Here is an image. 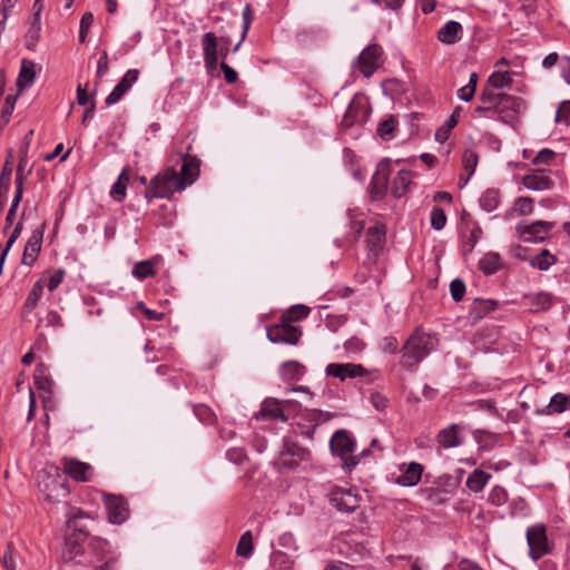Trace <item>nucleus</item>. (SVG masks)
I'll return each instance as SVG.
<instances>
[{
  "label": "nucleus",
  "mask_w": 570,
  "mask_h": 570,
  "mask_svg": "<svg viewBox=\"0 0 570 570\" xmlns=\"http://www.w3.org/2000/svg\"><path fill=\"white\" fill-rule=\"evenodd\" d=\"M436 338L425 333L421 327L414 330L401 348L400 364L406 371L413 372L417 365L434 348Z\"/></svg>",
  "instance_id": "f257e3e1"
},
{
  "label": "nucleus",
  "mask_w": 570,
  "mask_h": 570,
  "mask_svg": "<svg viewBox=\"0 0 570 570\" xmlns=\"http://www.w3.org/2000/svg\"><path fill=\"white\" fill-rule=\"evenodd\" d=\"M37 482L39 491L49 502H60L69 494L67 476L55 464L41 469Z\"/></svg>",
  "instance_id": "f03ea898"
},
{
  "label": "nucleus",
  "mask_w": 570,
  "mask_h": 570,
  "mask_svg": "<svg viewBox=\"0 0 570 570\" xmlns=\"http://www.w3.org/2000/svg\"><path fill=\"white\" fill-rule=\"evenodd\" d=\"M184 189L185 184L180 180L179 174L175 168L168 167L151 179L145 190V197L148 202L155 198H170L175 191Z\"/></svg>",
  "instance_id": "7ed1b4c3"
},
{
  "label": "nucleus",
  "mask_w": 570,
  "mask_h": 570,
  "mask_svg": "<svg viewBox=\"0 0 570 570\" xmlns=\"http://www.w3.org/2000/svg\"><path fill=\"white\" fill-rule=\"evenodd\" d=\"M330 448L334 455L343 461V469L351 472L358 463L361 458L367 455L368 450H363L358 455H353L355 441L346 430L336 431L330 441Z\"/></svg>",
  "instance_id": "20e7f679"
},
{
  "label": "nucleus",
  "mask_w": 570,
  "mask_h": 570,
  "mask_svg": "<svg viewBox=\"0 0 570 570\" xmlns=\"http://www.w3.org/2000/svg\"><path fill=\"white\" fill-rule=\"evenodd\" d=\"M527 542L530 557L537 561L551 552L552 546L547 537V528L543 524H534L527 530Z\"/></svg>",
  "instance_id": "39448f33"
},
{
  "label": "nucleus",
  "mask_w": 570,
  "mask_h": 570,
  "mask_svg": "<svg viewBox=\"0 0 570 570\" xmlns=\"http://www.w3.org/2000/svg\"><path fill=\"white\" fill-rule=\"evenodd\" d=\"M524 107L522 98L503 94L492 112L504 124H512Z\"/></svg>",
  "instance_id": "423d86ee"
},
{
  "label": "nucleus",
  "mask_w": 570,
  "mask_h": 570,
  "mask_svg": "<svg viewBox=\"0 0 570 570\" xmlns=\"http://www.w3.org/2000/svg\"><path fill=\"white\" fill-rule=\"evenodd\" d=\"M302 337V330L279 318V323L267 327V338L272 343L296 345Z\"/></svg>",
  "instance_id": "0eeeda50"
},
{
  "label": "nucleus",
  "mask_w": 570,
  "mask_h": 570,
  "mask_svg": "<svg viewBox=\"0 0 570 570\" xmlns=\"http://www.w3.org/2000/svg\"><path fill=\"white\" fill-rule=\"evenodd\" d=\"M383 49L377 43H371L362 50L356 59V68L370 78L382 63Z\"/></svg>",
  "instance_id": "6e6552de"
},
{
  "label": "nucleus",
  "mask_w": 570,
  "mask_h": 570,
  "mask_svg": "<svg viewBox=\"0 0 570 570\" xmlns=\"http://www.w3.org/2000/svg\"><path fill=\"white\" fill-rule=\"evenodd\" d=\"M328 500L337 511L351 513L360 507L361 498L352 488H336L328 493Z\"/></svg>",
  "instance_id": "1a4fd4ad"
},
{
  "label": "nucleus",
  "mask_w": 570,
  "mask_h": 570,
  "mask_svg": "<svg viewBox=\"0 0 570 570\" xmlns=\"http://www.w3.org/2000/svg\"><path fill=\"white\" fill-rule=\"evenodd\" d=\"M391 175V160L383 159L379 163L370 184V196L373 200H381L387 191Z\"/></svg>",
  "instance_id": "9d476101"
},
{
  "label": "nucleus",
  "mask_w": 570,
  "mask_h": 570,
  "mask_svg": "<svg viewBox=\"0 0 570 570\" xmlns=\"http://www.w3.org/2000/svg\"><path fill=\"white\" fill-rule=\"evenodd\" d=\"M104 503L108 513V520L112 524H121L129 517L128 503L121 495L106 494Z\"/></svg>",
  "instance_id": "9b49d317"
},
{
  "label": "nucleus",
  "mask_w": 570,
  "mask_h": 570,
  "mask_svg": "<svg viewBox=\"0 0 570 570\" xmlns=\"http://www.w3.org/2000/svg\"><path fill=\"white\" fill-rule=\"evenodd\" d=\"M552 227L553 223L535 220L530 225L518 226L517 230L524 242L538 243L543 242L548 237Z\"/></svg>",
  "instance_id": "f8f14e48"
},
{
  "label": "nucleus",
  "mask_w": 570,
  "mask_h": 570,
  "mask_svg": "<svg viewBox=\"0 0 570 570\" xmlns=\"http://www.w3.org/2000/svg\"><path fill=\"white\" fill-rule=\"evenodd\" d=\"M325 374L345 381L346 379H354L364 376L366 370L361 364L354 363H330L325 367Z\"/></svg>",
  "instance_id": "ddd939ff"
},
{
  "label": "nucleus",
  "mask_w": 570,
  "mask_h": 570,
  "mask_svg": "<svg viewBox=\"0 0 570 570\" xmlns=\"http://www.w3.org/2000/svg\"><path fill=\"white\" fill-rule=\"evenodd\" d=\"M62 465L65 474L78 482H87L91 478L92 468L86 462L73 458H63Z\"/></svg>",
  "instance_id": "4468645a"
},
{
  "label": "nucleus",
  "mask_w": 570,
  "mask_h": 570,
  "mask_svg": "<svg viewBox=\"0 0 570 570\" xmlns=\"http://www.w3.org/2000/svg\"><path fill=\"white\" fill-rule=\"evenodd\" d=\"M205 66L215 70L218 66V39L214 32H206L202 37Z\"/></svg>",
  "instance_id": "2eb2a0df"
},
{
  "label": "nucleus",
  "mask_w": 570,
  "mask_h": 570,
  "mask_svg": "<svg viewBox=\"0 0 570 570\" xmlns=\"http://www.w3.org/2000/svg\"><path fill=\"white\" fill-rule=\"evenodd\" d=\"M423 470L421 463H404L400 465L401 474L396 478V483L402 487H414L420 482Z\"/></svg>",
  "instance_id": "dca6fc26"
},
{
  "label": "nucleus",
  "mask_w": 570,
  "mask_h": 570,
  "mask_svg": "<svg viewBox=\"0 0 570 570\" xmlns=\"http://www.w3.org/2000/svg\"><path fill=\"white\" fill-rule=\"evenodd\" d=\"M367 115V109L365 105L362 102V99L358 97H354L347 106V109L343 116L341 126L345 129L354 126L355 124L362 121V119Z\"/></svg>",
  "instance_id": "f3484780"
},
{
  "label": "nucleus",
  "mask_w": 570,
  "mask_h": 570,
  "mask_svg": "<svg viewBox=\"0 0 570 570\" xmlns=\"http://www.w3.org/2000/svg\"><path fill=\"white\" fill-rule=\"evenodd\" d=\"M42 238H43V230L37 229V230L32 232L31 236L29 237V239L24 246V250H23V255H22V264H24L27 266H32L35 264V262L37 261L38 255L41 250Z\"/></svg>",
  "instance_id": "a211bd4d"
},
{
  "label": "nucleus",
  "mask_w": 570,
  "mask_h": 570,
  "mask_svg": "<svg viewBox=\"0 0 570 570\" xmlns=\"http://www.w3.org/2000/svg\"><path fill=\"white\" fill-rule=\"evenodd\" d=\"M502 96L503 92L485 83L479 98L480 105L475 107L474 112L479 115L492 112Z\"/></svg>",
  "instance_id": "6ab92c4d"
},
{
  "label": "nucleus",
  "mask_w": 570,
  "mask_h": 570,
  "mask_svg": "<svg viewBox=\"0 0 570 570\" xmlns=\"http://www.w3.org/2000/svg\"><path fill=\"white\" fill-rule=\"evenodd\" d=\"M181 169L179 176L180 180L184 181L185 188L188 185H191L199 175V166L200 161L196 156H191L189 154L181 156Z\"/></svg>",
  "instance_id": "aec40b11"
},
{
  "label": "nucleus",
  "mask_w": 570,
  "mask_h": 570,
  "mask_svg": "<svg viewBox=\"0 0 570 570\" xmlns=\"http://www.w3.org/2000/svg\"><path fill=\"white\" fill-rule=\"evenodd\" d=\"M259 416L272 419V420H279L282 422H286L288 420V417L284 411L283 402L277 399H272V397L266 399L262 403V406L259 410Z\"/></svg>",
  "instance_id": "412c9836"
},
{
  "label": "nucleus",
  "mask_w": 570,
  "mask_h": 570,
  "mask_svg": "<svg viewBox=\"0 0 570 570\" xmlns=\"http://www.w3.org/2000/svg\"><path fill=\"white\" fill-rule=\"evenodd\" d=\"M33 383L39 391L48 394L47 396L42 395L43 402L47 403V399L50 397L51 392H52L51 389H52L53 382L50 379L48 367L43 363H38L36 365L35 373H33Z\"/></svg>",
  "instance_id": "4be33fe9"
},
{
  "label": "nucleus",
  "mask_w": 570,
  "mask_h": 570,
  "mask_svg": "<svg viewBox=\"0 0 570 570\" xmlns=\"http://www.w3.org/2000/svg\"><path fill=\"white\" fill-rule=\"evenodd\" d=\"M463 27L460 22L450 20L439 31L438 40L444 45H454L461 40Z\"/></svg>",
  "instance_id": "5701e85b"
},
{
  "label": "nucleus",
  "mask_w": 570,
  "mask_h": 570,
  "mask_svg": "<svg viewBox=\"0 0 570 570\" xmlns=\"http://www.w3.org/2000/svg\"><path fill=\"white\" fill-rule=\"evenodd\" d=\"M524 304L529 306L530 312L540 313L548 311L553 304V296L549 293H533L524 295Z\"/></svg>",
  "instance_id": "b1692460"
},
{
  "label": "nucleus",
  "mask_w": 570,
  "mask_h": 570,
  "mask_svg": "<svg viewBox=\"0 0 570 570\" xmlns=\"http://www.w3.org/2000/svg\"><path fill=\"white\" fill-rule=\"evenodd\" d=\"M523 185L528 189L532 190H547L552 188L553 181L552 179L540 170H535L532 174L525 175L523 177Z\"/></svg>",
  "instance_id": "393cba45"
},
{
  "label": "nucleus",
  "mask_w": 570,
  "mask_h": 570,
  "mask_svg": "<svg viewBox=\"0 0 570 570\" xmlns=\"http://www.w3.org/2000/svg\"><path fill=\"white\" fill-rule=\"evenodd\" d=\"M569 407L570 396L562 393H556L551 397L549 404L541 410H537V413L541 415H551L554 413H562Z\"/></svg>",
  "instance_id": "a878e982"
},
{
  "label": "nucleus",
  "mask_w": 570,
  "mask_h": 570,
  "mask_svg": "<svg viewBox=\"0 0 570 570\" xmlns=\"http://www.w3.org/2000/svg\"><path fill=\"white\" fill-rule=\"evenodd\" d=\"M412 177L413 174L410 170L402 169L393 178L391 193L395 198H401L407 193L410 185L412 184Z\"/></svg>",
  "instance_id": "bb28decb"
},
{
  "label": "nucleus",
  "mask_w": 570,
  "mask_h": 570,
  "mask_svg": "<svg viewBox=\"0 0 570 570\" xmlns=\"http://www.w3.org/2000/svg\"><path fill=\"white\" fill-rule=\"evenodd\" d=\"M36 65L31 60L23 59L21 62L20 71L17 79V87L19 91L30 87L36 78Z\"/></svg>",
  "instance_id": "cd10ccee"
},
{
  "label": "nucleus",
  "mask_w": 570,
  "mask_h": 570,
  "mask_svg": "<svg viewBox=\"0 0 570 570\" xmlns=\"http://www.w3.org/2000/svg\"><path fill=\"white\" fill-rule=\"evenodd\" d=\"M385 243V228L383 226L370 227L366 232V246L370 252L377 254Z\"/></svg>",
  "instance_id": "c85d7f7f"
},
{
  "label": "nucleus",
  "mask_w": 570,
  "mask_h": 570,
  "mask_svg": "<svg viewBox=\"0 0 570 570\" xmlns=\"http://www.w3.org/2000/svg\"><path fill=\"white\" fill-rule=\"evenodd\" d=\"M497 307H498L497 301L476 298L473 302V305L470 309V317L473 321H479V320L483 318L490 312L495 311Z\"/></svg>",
  "instance_id": "c756f323"
},
{
  "label": "nucleus",
  "mask_w": 570,
  "mask_h": 570,
  "mask_svg": "<svg viewBox=\"0 0 570 570\" xmlns=\"http://www.w3.org/2000/svg\"><path fill=\"white\" fill-rule=\"evenodd\" d=\"M305 374V366L297 361L284 362L281 366V375L284 381H298Z\"/></svg>",
  "instance_id": "7c9ffc66"
},
{
  "label": "nucleus",
  "mask_w": 570,
  "mask_h": 570,
  "mask_svg": "<svg viewBox=\"0 0 570 570\" xmlns=\"http://www.w3.org/2000/svg\"><path fill=\"white\" fill-rule=\"evenodd\" d=\"M436 441L445 449L458 446L460 444L458 426L452 424L449 428L441 430L436 435Z\"/></svg>",
  "instance_id": "2f4dec72"
},
{
  "label": "nucleus",
  "mask_w": 570,
  "mask_h": 570,
  "mask_svg": "<svg viewBox=\"0 0 570 570\" xmlns=\"http://www.w3.org/2000/svg\"><path fill=\"white\" fill-rule=\"evenodd\" d=\"M158 262V258H151L138 262L135 264L132 268V275L138 279H146L148 277H153L156 274L155 265Z\"/></svg>",
  "instance_id": "473e14b6"
},
{
  "label": "nucleus",
  "mask_w": 570,
  "mask_h": 570,
  "mask_svg": "<svg viewBox=\"0 0 570 570\" xmlns=\"http://www.w3.org/2000/svg\"><path fill=\"white\" fill-rule=\"evenodd\" d=\"M129 168L125 167L120 175L118 176L117 181L112 185L110 190V196L117 200L121 202L126 196L127 185L129 183Z\"/></svg>",
  "instance_id": "72a5a7b5"
},
{
  "label": "nucleus",
  "mask_w": 570,
  "mask_h": 570,
  "mask_svg": "<svg viewBox=\"0 0 570 570\" xmlns=\"http://www.w3.org/2000/svg\"><path fill=\"white\" fill-rule=\"evenodd\" d=\"M43 287L45 284L42 283V279H39L33 284L23 305V308L27 313L32 312L38 306L43 294Z\"/></svg>",
  "instance_id": "f704fd0d"
},
{
  "label": "nucleus",
  "mask_w": 570,
  "mask_h": 570,
  "mask_svg": "<svg viewBox=\"0 0 570 570\" xmlns=\"http://www.w3.org/2000/svg\"><path fill=\"white\" fill-rule=\"evenodd\" d=\"M512 81L511 72L495 70L488 78L487 85L500 91L503 88L510 87Z\"/></svg>",
  "instance_id": "c9c22d12"
},
{
  "label": "nucleus",
  "mask_w": 570,
  "mask_h": 570,
  "mask_svg": "<svg viewBox=\"0 0 570 570\" xmlns=\"http://www.w3.org/2000/svg\"><path fill=\"white\" fill-rule=\"evenodd\" d=\"M491 475L482 470H474L466 479V487L473 492H480Z\"/></svg>",
  "instance_id": "e433bc0d"
},
{
  "label": "nucleus",
  "mask_w": 570,
  "mask_h": 570,
  "mask_svg": "<svg viewBox=\"0 0 570 570\" xmlns=\"http://www.w3.org/2000/svg\"><path fill=\"white\" fill-rule=\"evenodd\" d=\"M65 276L66 271L58 268L45 272L40 279H42V283L48 287V291L52 293L62 283Z\"/></svg>",
  "instance_id": "4c0bfd02"
},
{
  "label": "nucleus",
  "mask_w": 570,
  "mask_h": 570,
  "mask_svg": "<svg viewBox=\"0 0 570 570\" xmlns=\"http://www.w3.org/2000/svg\"><path fill=\"white\" fill-rule=\"evenodd\" d=\"M557 257L552 255L548 249H542L538 255L530 259V265L540 269L547 271L553 264H556Z\"/></svg>",
  "instance_id": "58836bf2"
},
{
  "label": "nucleus",
  "mask_w": 570,
  "mask_h": 570,
  "mask_svg": "<svg viewBox=\"0 0 570 570\" xmlns=\"http://www.w3.org/2000/svg\"><path fill=\"white\" fill-rule=\"evenodd\" d=\"M254 551L253 534L252 531H246L242 534L236 547V553L238 557L248 559Z\"/></svg>",
  "instance_id": "ea45409f"
},
{
  "label": "nucleus",
  "mask_w": 570,
  "mask_h": 570,
  "mask_svg": "<svg viewBox=\"0 0 570 570\" xmlns=\"http://www.w3.org/2000/svg\"><path fill=\"white\" fill-rule=\"evenodd\" d=\"M479 267L485 275L494 274L501 267L499 254H487L480 259Z\"/></svg>",
  "instance_id": "a19ab883"
},
{
  "label": "nucleus",
  "mask_w": 570,
  "mask_h": 570,
  "mask_svg": "<svg viewBox=\"0 0 570 570\" xmlns=\"http://www.w3.org/2000/svg\"><path fill=\"white\" fill-rule=\"evenodd\" d=\"M271 562L275 570H293L295 566L294 560L283 551H274Z\"/></svg>",
  "instance_id": "79ce46f5"
},
{
  "label": "nucleus",
  "mask_w": 570,
  "mask_h": 570,
  "mask_svg": "<svg viewBox=\"0 0 570 570\" xmlns=\"http://www.w3.org/2000/svg\"><path fill=\"white\" fill-rule=\"evenodd\" d=\"M311 309L309 307L305 305H294L289 307L282 316L281 318L283 322H287L292 324L293 322L301 321L309 314Z\"/></svg>",
  "instance_id": "37998d69"
},
{
  "label": "nucleus",
  "mask_w": 570,
  "mask_h": 570,
  "mask_svg": "<svg viewBox=\"0 0 570 570\" xmlns=\"http://www.w3.org/2000/svg\"><path fill=\"white\" fill-rule=\"evenodd\" d=\"M27 156L23 155L20 157L17 170H16V193L18 197H22L23 195V184L26 180V167H27Z\"/></svg>",
  "instance_id": "c03bdc74"
},
{
  "label": "nucleus",
  "mask_w": 570,
  "mask_h": 570,
  "mask_svg": "<svg viewBox=\"0 0 570 570\" xmlns=\"http://www.w3.org/2000/svg\"><path fill=\"white\" fill-rule=\"evenodd\" d=\"M500 203L499 191L495 189L485 190L480 197V205L487 212L494 210Z\"/></svg>",
  "instance_id": "a18cd8bd"
},
{
  "label": "nucleus",
  "mask_w": 570,
  "mask_h": 570,
  "mask_svg": "<svg viewBox=\"0 0 570 570\" xmlns=\"http://www.w3.org/2000/svg\"><path fill=\"white\" fill-rule=\"evenodd\" d=\"M396 126L397 119L394 116H390L380 122L376 132L382 139L389 140L393 137Z\"/></svg>",
  "instance_id": "49530a36"
},
{
  "label": "nucleus",
  "mask_w": 570,
  "mask_h": 570,
  "mask_svg": "<svg viewBox=\"0 0 570 570\" xmlns=\"http://www.w3.org/2000/svg\"><path fill=\"white\" fill-rule=\"evenodd\" d=\"M82 553V546L76 540L68 538L62 551L63 561L68 562L73 560L77 556Z\"/></svg>",
  "instance_id": "de8ad7c7"
},
{
  "label": "nucleus",
  "mask_w": 570,
  "mask_h": 570,
  "mask_svg": "<svg viewBox=\"0 0 570 570\" xmlns=\"http://www.w3.org/2000/svg\"><path fill=\"white\" fill-rule=\"evenodd\" d=\"M479 161L478 154L472 149H466L462 156V165L464 170L468 173V178L464 184H466L468 179L474 174L475 167Z\"/></svg>",
  "instance_id": "09e8293b"
},
{
  "label": "nucleus",
  "mask_w": 570,
  "mask_h": 570,
  "mask_svg": "<svg viewBox=\"0 0 570 570\" xmlns=\"http://www.w3.org/2000/svg\"><path fill=\"white\" fill-rule=\"evenodd\" d=\"M17 551L12 543H8L6 551L1 558L2 566L6 570H16L17 566Z\"/></svg>",
  "instance_id": "8fccbe9b"
},
{
  "label": "nucleus",
  "mask_w": 570,
  "mask_h": 570,
  "mask_svg": "<svg viewBox=\"0 0 570 570\" xmlns=\"http://www.w3.org/2000/svg\"><path fill=\"white\" fill-rule=\"evenodd\" d=\"M305 417L307 422H315V424H320L322 422H327L334 417V414L327 411L322 410H307Z\"/></svg>",
  "instance_id": "3c124183"
},
{
  "label": "nucleus",
  "mask_w": 570,
  "mask_h": 570,
  "mask_svg": "<svg viewBox=\"0 0 570 570\" xmlns=\"http://www.w3.org/2000/svg\"><path fill=\"white\" fill-rule=\"evenodd\" d=\"M466 291L465 283L461 278H454L450 284V293L451 297L454 302H460L463 299Z\"/></svg>",
  "instance_id": "603ef678"
},
{
  "label": "nucleus",
  "mask_w": 570,
  "mask_h": 570,
  "mask_svg": "<svg viewBox=\"0 0 570 570\" xmlns=\"http://www.w3.org/2000/svg\"><path fill=\"white\" fill-rule=\"evenodd\" d=\"M16 99H17V97L11 96V95H8L6 97L4 105L2 107L1 116H0L1 126H6L9 122L10 117L14 110Z\"/></svg>",
  "instance_id": "864d4df0"
},
{
  "label": "nucleus",
  "mask_w": 570,
  "mask_h": 570,
  "mask_svg": "<svg viewBox=\"0 0 570 570\" xmlns=\"http://www.w3.org/2000/svg\"><path fill=\"white\" fill-rule=\"evenodd\" d=\"M489 502L493 505L500 507L508 501V492L502 487H494L489 493Z\"/></svg>",
  "instance_id": "5fc2aeb1"
},
{
  "label": "nucleus",
  "mask_w": 570,
  "mask_h": 570,
  "mask_svg": "<svg viewBox=\"0 0 570 570\" xmlns=\"http://www.w3.org/2000/svg\"><path fill=\"white\" fill-rule=\"evenodd\" d=\"M446 224L445 212L441 207H433L431 212V226L435 230H441Z\"/></svg>",
  "instance_id": "6e6d98bb"
},
{
  "label": "nucleus",
  "mask_w": 570,
  "mask_h": 570,
  "mask_svg": "<svg viewBox=\"0 0 570 570\" xmlns=\"http://www.w3.org/2000/svg\"><path fill=\"white\" fill-rule=\"evenodd\" d=\"M94 22V14L91 12H86L80 20L79 26V41L81 43L86 42L87 35L89 32V29Z\"/></svg>",
  "instance_id": "4d7b16f0"
},
{
  "label": "nucleus",
  "mask_w": 570,
  "mask_h": 570,
  "mask_svg": "<svg viewBox=\"0 0 570 570\" xmlns=\"http://www.w3.org/2000/svg\"><path fill=\"white\" fill-rule=\"evenodd\" d=\"M139 71L137 69L128 70L120 81L117 83L121 90L127 92L131 86L138 80Z\"/></svg>",
  "instance_id": "13d9d810"
},
{
  "label": "nucleus",
  "mask_w": 570,
  "mask_h": 570,
  "mask_svg": "<svg viewBox=\"0 0 570 570\" xmlns=\"http://www.w3.org/2000/svg\"><path fill=\"white\" fill-rule=\"evenodd\" d=\"M139 71L137 69L128 70L120 81L117 83L121 90L127 92L131 86L138 80Z\"/></svg>",
  "instance_id": "bf43d9fd"
},
{
  "label": "nucleus",
  "mask_w": 570,
  "mask_h": 570,
  "mask_svg": "<svg viewBox=\"0 0 570 570\" xmlns=\"http://www.w3.org/2000/svg\"><path fill=\"white\" fill-rule=\"evenodd\" d=\"M194 413L204 423L214 422L215 414L207 405H204V404L196 405L194 407Z\"/></svg>",
  "instance_id": "052dcab7"
},
{
  "label": "nucleus",
  "mask_w": 570,
  "mask_h": 570,
  "mask_svg": "<svg viewBox=\"0 0 570 570\" xmlns=\"http://www.w3.org/2000/svg\"><path fill=\"white\" fill-rule=\"evenodd\" d=\"M226 458L233 463L240 464L247 459V455L243 448H232L227 450Z\"/></svg>",
  "instance_id": "680f3d73"
},
{
  "label": "nucleus",
  "mask_w": 570,
  "mask_h": 570,
  "mask_svg": "<svg viewBox=\"0 0 570 570\" xmlns=\"http://www.w3.org/2000/svg\"><path fill=\"white\" fill-rule=\"evenodd\" d=\"M554 157L556 153L552 149L544 148L538 153L532 163L534 165H549Z\"/></svg>",
  "instance_id": "e2e57ef3"
},
{
  "label": "nucleus",
  "mask_w": 570,
  "mask_h": 570,
  "mask_svg": "<svg viewBox=\"0 0 570 570\" xmlns=\"http://www.w3.org/2000/svg\"><path fill=\"white\" fill-rule=\"evenodd\" d=\"M254 19V11L249 4H246L243 10V33H242V40H245L246 35L250 28V24Z\"/></svg>",
  "instance_id": "0e129e2a"
},
{
  "label": "nucleus",
  "mask_w": 570,
  "mask_h": 570,
  "mask_svg": "<svg viewBox=\"0 0 570 570\" xmlns=\"http://www.w3.org/2000/svg\"><path fill=\"white\" fill-rule=\"evenodd\" d=\"M517 210L522 214H531L533 210V200L530 197H519L515 202Z\"/></svg>",
  "instance_id": "69168bd1"
},
{
  "label": "nucleus",
  "mask_w": 570,
  "mask_h": 570,
  "mask_svg": "<svg viewBox=\"0 0 570 570\" xmlns=\"http://www.w3.org/2000/svg\"><path fill=\"white\" fill-rule=\"evenodd\" d=\"M41 322H45L47 326L62 327L63 322L61 315L57 311H49Z\"/></svg>",
  "instance_id": "338daca9"
},
{
  "label": "nucleus",
  "mask_w": 570,
  "mask_h": 570,
  "mask_svg": "<svg viewBox=\"0 0 570 570\" xmlns=\"http://www.w3.org/2000/svg\"><path fill=\"white\" fill-rule=\"evenodd\" d=\"M556 120L570 125V101H563L559 106Z\"/></svg>",
  "instance_id": "774afa93"
}]
</instances>
